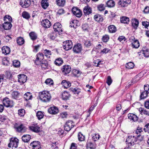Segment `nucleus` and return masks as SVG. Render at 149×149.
Segmentation results:
<instances>
[{"mask_svg": "<svg viewBox=\"0 0 149 149\" xmlns=\"http://www.w3.org/2000/svg\"><path fill=\"white\" fill-rule=\"evenodd\" d=\"M40 99L42 102H47L49 101L51 96L49 92L44 91L39 93Z\"/></svg>", "mask_w": 149, "mask_h": 149, "instance_id": "nucleus-1", "label": "nucleus"}, {"mask_svg": "<svg viewBox=\"0 0 149 149\" xmlns=\"http://www.w3.org/2000/svg\"><path fill=\"white\" fill-rule=\"evenodd\" d=\"M16 131L19 132H24L26 131V128L23 124L19 123H16L14 125Z\"/></svg>", "mask_w": 149, "mask_h": 149, "instance_id": "nucleus-2", "label": "nucleus"}, {"mask_svg": "<svg viewBox=\"0 0 149 149\" xmlns=\"http://www.w3.org/2000/svg\"><path fill=\"white\" fill-rule=\"evenodd\" d=\"M29 129L35 132L38 133L41 131L40 127L38 125V123L33 122L29 127Z\"/></svg>", "mask_w": 149, "mask_h": 149, "instance_id": "nucleus-3", "label": "nucleus"}, {"mask_svg": "<svg viewBox=\"0 0 149 149\" xmlns=\"http://www.w3.org/2000/svg\"><path fill=\"white\" fill-rule=\"evenodd\" d=\"M19 140L16 138H12L10 139V142L8 144L9 148H17L18 146Z\"/></svg>", "mask_w": 149, "mask_h": 149, "instance_id": "nucleus-4", "label": "nucleus"}, {"mask_svg": "<svg viewBox=\"0 0 149 149\" xmlns=\"http://www.w3.org/2000/svg\"><path fill=\"white\" fill-rule=\"evenodd\" d=\"M137 139L136 136H129L127 138L126 142L129 145L133 146L137 141Z\"/></svg>", "mask_w": 149, "mask_h": 149, "instance_id": "nucleus-5", "label": "nucleus"}, {"mask_svg": "<svg viewBox=\"0 0 149 149\" xmlns=\"http://www.w3.org/2000/svg\"><path fill=\"white\" fill-rule=\"evenodd\" d=\"M44 55L41 52L38 53L36 56V60L35 61V63L37 65H39L40 62L43 60Z\"/></svg>", "mask_w": 149, "mask_h": 149, "instance_id": "nucleus-6", "label": "nucleus"}, {"mask_svg": "<svg viewBox=\"0 0 149 149\" xmlns=\"http://www.w3.org/2000/svg\"><path fill=\"white\" fill-rule=\"evenodd\" d=\"M72 43L71 40H66L63 42V49L66 50L71 49L72 47Z\"/></svg>", "mask_w": 149, "mask_h": 149, "instance_id": "nucleus-7", "label": "nucleus"}, {"mask_svg": "<svg viewBox=\"0 0 149 149\" xmlns=\"http://www.w3.org/2000/svg\"><path fill=\"white\" fill-rule=\"evenodd\" d=\"M3 103L4 106L6 107H12L13 105V102L11 101L8 97H5L3 98Z\"/></svg>", "mask_w": 149, "mask_h": 149, "instance_id": "nucleus-8", "label": "nucleus"}, {"mask_svg": "<svg viewBox=\"0 0 149 149\" xmlns=\"http://www.w3.org/2000/svg\"><path fill=\"white\" fill-rule=\"evenodd\" d=\"M74 126L72 120H69L67 122L64 126L65 130L69 131L71 130L72 128Z\"/></svg>", "mask_w": 149, "mask_h": 149, "instance_id": "nucleus-9", "label": "nucleus"}, {"mask_svg": "<svg viewBox=\"0 0 149 149\" xmlns=\"http://www.w3.org/2000/svg\"><path fill=\"white\" fill-rule=\"evenodd\" d=\"M131 2V0H119L118 4L121 7L124 8L130 4Z\"/></svg>", "mask_w": 149, "mask_h": 149, "instance_id": "nucleus-10", "label": "nucleus"}, {"mask_svg": "<svg viewBox=\"0 0 149 149\" xmlns=\"http://www.w3.org/2000/svg\"><path fill=\"white\" fill-rule=\"evenodd\" d=\"M32 149H41V147L40 143L39 141H34L32 142L30 144Z\"/></svg>", "mask_w": 149, "mask_h": 149, "instance_id": "nucleus-11", "label": "nucleus"}, {"mask_svg": "<svg viewBox=\"0 0 149 149\" xmlns=\"http://www.w3.org/2000/svg\"><path fill=\"white\" fill-rule=\"evenodd\" d=\"M19 4L22 8H26L30 6L31 2L30 0H20Z\"/></svg>", "mask_w": 149, "mask_h": 149, "instance_id": "nucleus-12", "label": "nucleus"}, {"mask_svg": "<svg viewBox=\"0 0 149 149\" xmlns=\"http://www.w3.org/2000/svg\"><path fill=\"white\" fill-rule=\"evenodd\" d=\"M72 12L74 15L78 17H80L82 15V12L77 8H73L72 9Z\"/></svg>", "mask_w": 149, "mask_h": 149, "instance_id": "nucleus-13", "label": "nucleus"}, {"mask_svg": "<svg viewBox=\"0 0 149 149\" xmlns=\"http://www.w3.org/2000/svg\"><path fill=\"white\" fill-rule=\"evenodd\" d=\"M61 70L63 72L66 74L70 72L71 70V67L68 65H65L63 66Z\"/></svg>", "mask_w": 149, "mask_h": 149, "instance_id": "nucleus-14", "label": "nucleus"}, {"mask_svg": "<svg viewBox=\"0 0 149 149\" xmlns=\"http://www.w3.org/2000/svg\"><path fill=\"white\" fill-rule=\"evenodd\" d=\"M62 25L59 23H55L53 26V29L55 32H60L62 31V29L61 28Z\"/></svg>", "mask_w": 149, "mask_h": 149, "instance_id": "nucleus-15", "label": "nucleus"}, {"mask_svg": "<svg viewBox=\"0 0 149 149\" xmlns=\"http://www.w3.org/2000/svg\"><path fill=\"white\" fill-rule=\"evenodd\" d=\"M48 111L50 114H56L58 112L59 110L57 107L53 106L48 109Z\"/></svg>", "mask_w": 149, "mask_h": 149, "instance_id": "nucleus-16", "label": "nucleus"}, {"mask_svg": "<svg viewBox=\"0 0 149 149\" xmlns=\"http://www.w3.org/2000/svg\"><path fill=\"white\" fill-rule=\"evenodd\" d=\"M83 12L86 16L89 15L92 13V8L88 6H85L83 8Z\"/></svg>", "mask_w": 149, "mask_h": 149, "instance_id": "nucleus-17", "label": "nucleus"}, {"mask_svg": "<svg viewBox=\"0 0 149 149\" xmlns=\"http://www.w3.org/2000/svg\"><path fill=\"white\" fill-rule=\"evenodd\" d=\"M42 25L45 28H48L51 26V24L50 22L47 19H45L41 22Z\"/></svg>", "mask_w": 149, "mask_h": 149, "instance_id": "nucleus-18", "label": "nucleus"}, {"mask_svg": "<svg viewBox=\"0 0 149 149\" xmlns=\"http://www.w3.org/2000/svg\"><path fill=\"white\" fill-rule=\"evenodd\" d=\"M82 49L81 45V44L79 43H78L75 45L73 48L74 52L77 53H80Z\"/></svg>", "mask_w": 149, "mask_h": 149, "instance_id": "nucleus-19", "label": "nucleus"}, {"mask_svg": "<svg viewBox=\"0 0 149 149\" xmlns=\"http://www.w3.org/2000/svg\"><path fill=\"white\" fill-rule=\"evenodd\" d=\"M18 81L23 84L27 80V77L26 75H18Z\"/></svg>", "mask_w": 149, "mask_h": 149, "instance_id": "nucleus-20", "label": "nucleus"}, {"mask_svg": "<svg viewBox=\"0 0 149 149\" xmlns=\"http://www.w3.org/2000/svg\"><path fill=\"white\" fill-rule=\"evenodd\" d=\"M42 69L43 70L48 68L49 65L47 62L45 60H43L40 62L39 63Z\"/></svg>", "mask_w": 149, "mask_h": 149, "instance_id": "nucleus-21", "label": "nucleus"}, {"mask_svg": "<svg viewBox=\"0 0 149 149\" xmlns=\"http://www.w3.org/2000/svg\"><path fill=\"white\" fill-rule=\"evenodd\" d=\"M12 26V25L11 22H5L3 24V29L6 30H8L10 29Z\"/></svg>", "mask_w": 149, "mask_h": 149, "instance_id": "nucleus-22", "label": "nucleus"}, {"mask_svg": "<svg viewBox=\"0 0 149 149\" xmlns=\"http://www.w3.org/2000/svg\"><path fill=\"white\" fill-rule=\"evenodd\" d=\"M128 117L129 119L134 122L137 121L138 119V118L137 116L133 113H130L128 114Z\"/></svg>", "mask_w": 149, "mask_h": 149, "instance_id": "nucleus-23", "label": "nucleus"}, {"mask_svg": "<svg viewBox=\"0 0 149 149\" xmlns=\"http://www.w3.org/2000/svg\"><path fill=\"white\" fill-rule=\"evenodd\" d=\"M84 45L86 47L91 48L93 47V44L92 41L89 40H84Z\"/></svg>", "mask_w": 149, "mask_h": 149, "instance_id": "nucleus-24", "label": "nucleus"}, {"mask_svg": "<svg viewBox=\"0 0 149 149\" xmlns=\"http://www.w3.org/2000/svg\"><path fill=\"white\" fill-rule=\"evenodd\" d=\"M61 97L63 100H66L69 99L70 97V95L69 93L65 91L62 93Z\"/></svg>", "mask_w": 149, "mask_h": 149, "instance_id": "nucleus-25", "label": "nucleus"}, {"mask_svg": "<svg viewBox=\"0 0 149 149\" xmlns=\"http://www.w3.org/2000/svg\"><path fill=\"white\" fill-rule=\"evenodd\" d=\"M2 52L5 55H6L10 53V48L7 46H4L2 48Z\"/></svg>", "mask_w": 149, "mask_h": 149, "instance_id": "nucleus-26", "label": "nucleus"}, {"mask_svg": "<svg viewBox=\"0 0 149 149\" xmlns=\"http://www.w3.org/2000/svg\"><path fill=\"white\" fill-rule=\"evenodd\" d=\"M70 90L72 91L73 93L75 95H78L81 92V90L78 87H76L74 88H70Z\"/></svg>", "mask_w": 149, "mask_h": 149, "instance_id": "nucleus-27", "label": "nucleus"}, {"mask_svg": "<svg viewBox=\"0 0 149 149\" xmlns=\"http://www.w3.org/2000/svg\"><path fill=\"white\" fill-rule=\"evenodd\" d=\"M92 139L94 141H96L99 140L100 136L99 134L93 133L92 134Z\"/></svg>", "mask_w": 149, "mask_h": 149, "instance_id": "nucleus-28", "label": "nucleus"}, {"mask_svg": "<svg viewBox=\"0 0 149 149\" xmlns=\"http://www.w3.org/2000/svg\"><path fill=\"white\" fill-rule=\"evenodd\" d=\"M108 29L109 32L111 33H115L117 31L116 27L115 26L113 25L109 26L108 27Z\"/></svg>", "mask_w": 149, "mask_h": 149, "instance_id": "nucleus-29", "label": "nucleus"}, {"mask_svg": "<svg viewBox=\"0 0 149 149\" xmlns=\"http://www.w3.org/2000/svg\"><path fill=\"white\" fill-rule=\"evenodd\" d=\"M41 6L44 9H46L49 6L48 0H42L41 2Z\"/></svg>", "mask_w": 149, "mask_h": 149, "instance_id": "nucleus-30", "label": "nucleus"}, {"mask_svg": "<svg viewBox=\"0 0 149 149\" xmlns=\"http://www.w3.org/2000/svg\"><path fill=\"white\" fill-rule=\"evenodd\" d=\"M56 2L58 6L62 7L65 6L66 0H56Z\"/></svg>", "mask_w": 149, "mask_h": 149, "instance_id": "nucleus-31", "label": "nucleus"}, {"mask_svg": "<svg viewBox=\"0 0 149 149\" xmlns=\"http://www.w3.org/2000/svg\"><path fill=\"white\" fill-rule=\"evenodd\" d=\"M132 25L134 28L137 29L138 26L139 22L138 20L136 19H132Z\"/></svg>", "mask_w": 149, "mask_h": 149, "instance_id": "nucleus-32", "label": "nucleus"}, {"mask_svg": "<svg viewBox=\"0 0 149 149\" xmlns=\"http://www.w3.org/2000/svg\"><path fill=\"white\" fill-rule=\"evenodd\" d=\"M29 36L31 39L33 41L36 40L37 38V35L34 32H31L30 33Z\"/></svg>", "mask_w": 149, "mask_h": 149, "instance_id": "nucleus-33", "label": "nucleus"}, {"mask_svg": "<svg viewBox=\"0 0 149 149\" xmlns=\"http://www.w3.org/2000/svg\"><path fill=\"white\" fill-rule=\"evenodd\" d=\"M139 111L142 114H144L146 116H149V111L145 109L144 108L140 107L139 108Z\"/></svg>", "mask_w": 149, "mask_h": 149, "instance_id": "nucleus-34", "label": "nucleus"}, {"mask_svg": "<svg viewBox=\"0 0 149 149\" xmlns=\"http://www.w3.org/2000/svg\"><path fill=\"white\" fill-rule=\"evenodd\" d=\"M94 19L98 22H102L103 20L102 17L99 14L95 15L94 16Z\"/></svg>", "mask_w": 149, "mask_h": 149, "instance_id": "nucleus-35", "label": "nucleus"}, {"mask_svg": "<svg viewBox=\"0 0 149 149\" xmlns=\"http://www.w3.org/2000/svg\"><path fill=\"white\" fill-rule=\"evenodd\" d=\"M57 36V33L52 32L48 35V37L51 39L54 40L55 39Z\"/></svg>", "mask_w": 149, "mask_h": 149, "instance_id": "nucleus-36", "label": "nucleus"}, {"mask_svg": "<svg viewBox=\"0 0 149 149\" xmlns=\"http://www.w3.org/2000/svg\"><path fill=\"white\" fill-rule=\"evenodd\" d=\"M31 138V136L28 134L24 135L22 137V139L24 142H28L30 140Z\"/></svg>", "mask_w": 149, "mask_h": 149, "instance_id": "nucleus-37", "label": "nucleus"}, {"mask_svg": "<svg viewBox=\"0 0 149 149\" xmlns=\"http://www.w3.org/2000/svg\"><path fill=\"white\" fill-rule=\"evenodd\" d=\"M131 44L132 47L135 48H138L140 46L139 42L137 40H133Z\"/></svg>", "mask_w": 149, "mask_h": 149, "instance_id": "nucleus-38", "label": "nucleus"}, {"mask_svg": "<svg viewBox=\"0 0 149 149\" xmlns=\"http://www.w3.org/2000/svg\"><path fill=\"white\" fill-rule=\"evenodd\" d=\"M61 84L63 85L64 88H68L71 86V83L69 81H67L65 80L62 81Z\"/></svg>", "mask_w": 149, "mask_h": 149, "instance_id": "nucleus-39", "label": "nucleus"}, {"mask_svg": "<svg viewBox=\"0 0 149 149\" xmlns=\"http://www.w3.org/2000/svg\"><path fill=\"white\" fill-rule=\"evenodd\" d=\"M19 95V94L17 91H14L11 94L12 98L15 99H17L18 98Z\"/></svg>", "mask_w": 149, "mask_h": 149, "instance_id": "nucleus-40", "label": "nucleus"}, {"mask_svg": "<svg viewBox=\"0 0 149 149\" xmlns=\"http://www.w3.org/2000/svg\"><path fill=\"white\" fill-rule=\"evenodd\" d=\"M32 97L31 94L29 92H27L24 95V98L26 101L31 99Z\"/></svg>", "mask_w": 149, "mask_h": 149, "instance_id": "nucleus-41", "label": "nucleus"}, {"mask_svg": "<svg viewBox=\"0 0 149 149\" xmlns=\"http://www.w3.org/2000/svg\"><path fill=\"white\" fill-rule=\"evenodd\" d=\"M43 53L45 57L48 58H50V56L52 55V53L50 50L46 49L44 50Z\"/></svg>", "mask_w": 149, "mask_h": 149, "instance_id": "nucleus-42", "label": "nucleus"}, {"mask_svg": "<svg viewBox=\"0 0 149 149\" xmlns=\"http://www.w3.org/2000/svg\"><path fill=\"white\" fill-rule=\"evenodd\" d=\"M120 22L122 23L128 24L129 22V18L123 16L120 18Z\"/></svg>", "mask_w": 149, "mask_h": 149, "instance_id": "nucleus-43", "label": "nucleus"}, {"mask_svg": "<svg viewBox=\"0 0 149 149\" xmlns=\"http://www.w3.org/2000/svg\"><path fill=\"white\" fill-rule=\"evenodd\" d=\"M142 53L144 56L148 57H149V49L144 48L142 50Z\"/></svg>", "mask_w": 149, "mask_h": 149, "instance_id": "nucleus-44", "label": "nucleus"}, {"mask_svg": "<svg viewBox=\"0 0 149 149\" xmlns=\"http://www.w3.org/2000/svg\"><path fill=\"white\" fill-rule=\"evenodd\" d=\"M87 149H95V148L96 146L91 142H88L87 143Z\"/></svg>", "mask_w": 149, "mask_h": 149, "instance_id": "nucleus-45", "label": "nucleus"}, {"mask_svg": "<svg viewBox=\"0 0 149 149\" xmlns=\"http://www.w3.org/2000/svg\"><path fill=\"white\" fill-rule=\"evenodd\" d=\"M63 63V61L61 58L56 59L54 62L55 64L57 65L60 66Z\"/></svg>", "mask_w": 149, "mask_h": 149, "instance_id": "nucleus-46", "label": "nucleus"}, {"mask_svg": "<svg viewBox=\"0 0 149 149\" xmlns=\"http://www.w3.org/2000/svg\"><path fill=\"white\" fill-rule=\"evenodd\" d=\"M106 4L108 7L110 8L112 7L115 6V2L113 0H109L107 2Z\"/></svg>", "mask_w": 149, "mask_h": 149, "instance_id": "nucleus-47", "label": "nucleus"}, {"mask_svg": "<svg viewBox=\"0 0 149 149\" xmlns=\"http://www.w3.org/2000/svg\"><path fill=\"white\" fill-rule=\"evenodd\" d=\"M142 132V128L141 127H138L135 131V133L138 135L137 136H139L141 135L140 133Z\"/></svg>", "mask_w": 149, "mask_h": 149, "instance_id": "nucleus-48", "label": "nucleus"}, {"mask_svg": "<svg viewBox=\"0 0 149 149\" xmlns=\"http://www.w3.org/2000/svg\"><path fill=\"white\" fill-rule=\"evenodd\" d=\"M134 66V63L130 62L127 63L126 65V67L128 69H132Z\"/></svg>", "mask_w": 149, "mask_h": 149, "instance_id": "nucleus-49", "label": "nucleus"}, {"mask_svg": "<svg viewBox=\"0 0 149 149\" xmlns=\"http://www.w3.org/2000/svg\"><path fill=\"white\" fill-rule=\"evenodd\" d=\"M77 22H78L77 20H72L70 22V26L71 27H73L74 28H76L77 26V24H76Z\"/></svg>", "mask_w": 149, "mask_h": 149, "instance_id": "nucleus-50", "label": "nucleus"}, {"mask_svg": "<svg viewBox=\"0 0 149 149\" xmlns=\"http://www.w3.org/2000/svg\"><path fill=\"white\" fill-rule=\"evenodd\" d=\"M22 16L23 17L26 19H29L30 16L29 13L26 11H24L22 13Z\"/></svg>", "mask_w": 149, "mask_h": 149, "instance_id": "nucleus-51", "label": "nucleus"}, {"mask_svg": "<svg viewBox=\"0 0 149 149\" xmlns=\"http://www.w3.org/2000/svg\"><path fill=\"white\" fill-rule=\"evenodd\" d=\"M5 22H11L12 21V19L11 17L9 15H6L4 17L3 19Z\"/></svg>", "mask_w": 149, "mask_h": 149, "instance_id": "nucleus-52", "label": "nucleus"}, {"mask_svg": "<svg viewBox=\"0 0 149 149\" xmlns=\"http://www.w3.org/2000/svg\"><path fill=\"white\" fill-rule=\"evenodd\" d=\"M44 114L41 111H38L36 113V116L38 120H40L42 118L44 117Z\"/></svg>", "mask_w": 149, "mask_h": 149, "instance_id": "nucleus-53", "label": "nucleus"}, {"mask_svg": "<svg viewBox=\"0 0 149 149\" xmlns=\"http://www.w3.org/2000/svg\"><path fill=\"white\" fill-rule=\"evenodd\" d=\"M13 65L16 68H18L20 66V62L17 60H14L13 62Z\"/></svg>", "mask_w": 149, "mask_h": 149, "instance_id": "nucleus-54", "label": "nucleus"}, {"mask_svg": "<svg viewBox=\"0 0 149 149\" xmlns=\"http://www.w3.org/2000/svg\"><path fill=\"white\" fill-rule=\"evenodd\" d=\"M17 42L19 45H22L24 44V40L22 38L19 37L17 40Z\"/></svg>", "mask_w": 149, "mask_h": 149, "instance_id": "nucleus-55", "label": "nucleus"}, {"mask_svg": "<svg viewBox=\"0 0 149 149\" xmlns=\"http://www.w3.org/2000/svg\"><path fill=\"white\" fill-rule=\"evenodd\" d=\"M18 113L20 117L23 116L25 114V110L23 109H19Z\"/></svg>", "mask_w": 149, "mask_h": 149, "instance_id": "nucleus-56", "label": "nucleus"}, {"mask_svg": "<svg viewBox=\"0 0 149 149\" xmlns=\"http://www.w3.org/2000/svg\"><path fill=\"white\" fill-rule=\"evenodd\" d=\"M105 6L104 4H101L97 6L98 10L100 11L104 10L105 9Z\"/></svg>", "mask_w": 149, "mask_h": 149, "instance_id": "nucleus-57", "label": "nucleus"}, {"mask_svg": "<svg viewBox=\"0 0 149 149\" xmlns=\"http://www.w3.org/2000/svg\"><path fill=\"white\" fill-rule=\"evenodd\" d=\"M113 81V80L111 77L109 76L107 77L106 83L107 84L108 86H110L111 84Z\"/></svg>", "mask_w": 149, "mask_h": 149, "instance_id": "nucleus-58", "label": "nucleus"}, {"mask_svg": "<svg viewBox=\"0 0 149 149\" xmlns=\"http://www.w3.org/2000/svg\"><path fill=\"white\" fill-rule=\"evenodd\" d=\"M78 137L79 140L80 141H83L84 140V136L80 132L78 133Z\"/></svg>", "mask_w": 149, "mask_h": 149, "instance_id": "nucleus-59", "label": "nucleus"}, {"mask_svg": "<svg viewBox=\"0 0 149 149\" xmlns=\"http://www.w3.org/2000/svg\"><path fill=\"white\" fill-rule=\"evenodd\" d=\"M57 143L56 142L52 143L50 145L51 149H57L58 147L56 146Z\"/></svg>", "mask_w": 149, "mask_h": 149, "instance_id": "nucleus-60", "label": "nucleus"}, {"mask_svg": "<svg viewBox=\"0 0 149 149\" xmlns=\"http://www.w3.org/2000/svg\"><path fill=\"white\" fill-rule=\"evenodd\" d=\"M45 83L47 84H49V85H52L54 83L53 81L51 79H47L45 81Z\"/></svg>", "mask_w": 149, "mask_h": 149, "instance_id": "nucleus-61", "label": "nucleus"}, {"mask_svg": "<svg viewBox=\"0 0 149 149\" xmlns=\"http://www.w3.org/2000/svg\"><path fill=\"white\" fill-rule=\"evenodd\" d=\"M148 94V92L145 91L142 93L140 96L141 98L143 99L146 98Z\"/></svg>", "mask_w": 149, "mask_h": 149, "instance_id": "nucleus-62", "label": "nucleus"}, {"mask_svg": "<svg viewBox=\"0 0 149 149\" xmlns=\"http://www.w3.org/2000/svg\"><path fill=\"white\" fill-rule=\"evenodd\" d=\"M118 40L120 42L123 43L126 40V38L123 36H120L118 38Z\"/></svg>", "mask_w": 149, "mask_h": 149, "instance_id": "nucleus-63", "label": "nucleus"}, {"mask_svg": "<svg viewBox=\"0 0 149 149\" xmlns=\"http://www.w3.org/2000/svg\"><path fill=\"white\" fill-rule=\"evenodd\" d=\"M143 130L145 132L149 133V123L147 124L145 126Z\"/></svg>", "mask_w": 149, "mask_h": 149, "instance_id": "nucleus-64", "label": "nucleus"}]
</instances>
